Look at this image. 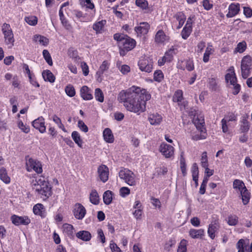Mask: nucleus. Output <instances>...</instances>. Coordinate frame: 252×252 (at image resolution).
I'll return each mask as SVG.
<instances>
[{"label": "nucleus", "instance_id": "f257e3e1", "mask_svg": "<svg viewBox=\"0 0 252 252\" xmlns=\"http://www.w3.org/2000/svg\"><path fill=\"white\" fill-rule=\"evenodd\" d=\"M151 97V94L146 90L133 86L126 91H122L118 99L123 103L127 111L140 114L146 110V101Z\"/></svg>", "mask_w": 252, "mask_h": 252}, {"label": "nucleus", "instance_id": "f03ea898", "mask_svg": "<svg viewBox=\"0 0 252 252\" xmlns=\"http://www.w3.org/2000/svg\"><path fill=\"white\" fill-rule=\"evenodd\" d=\"M189 114L191 117H193L192 122L196 129L201 133L200 134H196L192 135V139L194 140L205 139L206 130L205 127L204 115L201 112L195 110L190 111Z\"/></svg>", "mask_w": 252, "mask_h": 252}, {"label": "nucleus", "instance_id": "7ed1b4c3", "mask_svg": "<svg viewBox=\"0 0 252 252\" xmlns=\"http://www.w3.org/2000/svg\"><path fill=\"white\" fill-rule=\"evenodd\" d=\"M32 186L33 189L43 200L46 199L51 195V188L49 183L45 180L44 177H40L36 179L35 181H33Z\"/></svg>", "mask_w": 252, "mask_h": 252}, {"label": "nucleus", "instance_id": "20e7f679", "mask_svg": "<svg viewBox=\"0 0 252 252\" xmlns=\"http://www.w3.org/2000/svg\"><path fill=\"white\" fill-rule=\"evenodd\" d=\"M252 69V60L250 56H244L241 63V72L242 77L247 78L250 75Z\"/></svg>", "mask_w": 252, "mask_h": 252}, {"label": "nucleus", "instance_id": "39448f33", "mask_svg": "<svg viewBox=\"0 0 252 252\" xmlns=\"http://www.w3.org/2000/svg\"><path fill=\"white\" fill-rule=\"evenodd\" d=\"M2 33L4 35V41L6 44L9 45L11 47L14 45V38L12 29L10 25L4 23L1 27Z\"/></svg>", "mask_w": 252, "mask_h": 252}, {"label": "nucleus", "instance_id": "423d86ee", "mask_svg": "<svg viewBox=\"0 0 252 252\" xmlns=\"http://www.w3.org/2000/svg\"><path fill=\"white\" fill-rule=\"evenodd\" d=\"M120 178L123 180L129 186H134L136 184L134 173L127 169L121 170L119 173Z\"/></svg>", "mask_w": 252, "mask_h": 252}, {"label": "nucleus", "instance_id": "0eeeda50", "mask_svg": "<svg viewBox=\"0 0 252 252\" xmlns=\"http://www.w3.org/2000/svg\"><path fill=\"white\" fill-rule=\"evenodd\" d=\"M26 164L28 171L31 172L33 170L37 174L42 172V166L39 161L29 158V159H27Z\"/></svg>", "mask_w": 252, "mask_h": 252}, {"label": "nucleus", "instance_id": "6e6552de", "mask_svg": "<svg viewBox=\"0 0 252 252\" xmlns=\"http://www.w3.org/2000/svg\"><path fill=\"white\" fill-rule=\"evenodd\" d=\"M138 65L142 71L150 73L153 69V62L149 58H144L139 60Z\"/></svg>", "mask_w": 252, "mask_h": 252}, {"label": "nucleus", "instance_id": "1a4fd4ad", "mask_svg": "<svg viewBox=\"0 0 252 252\" xmlns=\"http://www.w3.org/2000/svg\"><path fill=\"white\" fill-rule=\"evenodd\" d=\"M225 80L227 82L229 81L230 85L232 86L233 94L234 95L238 94L240 90V86L236 83L237 78L234 70L232 71V73L226 74L225 75Z\"/></svg>", "mask_w": 252, "mask_h": 252}, {"label": "nucleus", "instance_id": "9d476101", "mask_svg": "<svg viewBox=\"0 0 252 252\" xmlns=\"http://www.w3.org/2000/svg\"><path fill=\"white\" fill-rule=\"evenodd\" d=\"M73 213L76 219L81 220L84 218L86 210L81 204L77 203L74 205Z\"/></svg>", "mask_w": 252, "mask_h": 252}, {"label": "nucleus", "instance_id": "9b49d317", "mask_svg": "<svg viewBox=\"0 0 252 252\" xmlns=\"http://www.w3.org/2000/svg\"><path fill=\"white\" fill-rule=\"evenodd\" d=\"M136 45V41L132 38L126 36V38L122 40V43L120 45L121 49L125 50L126 51H129L132 50Z\"/></svg>", "mask_w": 252, "mask_h": 252}, {"label": "nucleus", "instance_id": "f8f14e48", "mask_svg": "<svg viewBox=\"0 0 252 252\" xmlns=\"http://www.w3.org/2000/svg\"><path fill=\"white\" fill-rule=\"evenodd\" d=\"M159 151L166 158H171L174 155V148L166 143H162L160 145Z\"/></svg>", "mask_w": 252, "mask_h": 252}, {"label": "nucleus", "instance_id": "ddd939ff", "mask_svg": "<svg viewBox=\"0 0 252 252\" xmlns=\"http://www.w3.org/2000/svg\"><path fill=\"white\" fill-rule=\"evenodd\" d=\"M11 220L15 225H28L31 222V220L28 217H19L15 215L11 216Z\"/></svg>", "mask_w": 252, "mask_h": 252}, {"label": "nucleus", "instance_id": "4468645a", "mask_svg": "<svg viewBox=\"0 0 252 252\" xmlns=\"http://www.w3.org/2000/svg\"><path fill=\"white\" fill-rule=\"evenodd\" d=\"M32 126L38 129L41 133H44L46 131L44 119L42 117L38 118L32 123Z\"/></svg>", "mask_w": 252, "mask_h": 252}, {"label": "nucleus", "instance_id": "2eb2a0df", "mask_svg": "<svg viewBox=\"0 0 252 252\" xmlns=\"http://www.w3.org/2000/svg\"><path fill=\"white\" fill-rule=\"evenodd\" d=\"M97 172L100 180L103 182H106L108 179L109 170L105 165H101L98 167Z\"/></svg>", "mask_w": 252, "mask_h": 252}, {"label": "nucleus", "instance_id": "dca6fc26", "mask_svg": "<svg viewBox=\"0 0 252 252\" xmlns=\"http://www.w3.org/2000/svg\"><path fill=\"white\" fill-rule=\"evenodd\" d=\"M110 66V63L107 61H104L99 66L98 71L96 72V76L98 82L102 81V75L108 70Z\"/></svg>", "mask_w": 252, "mask_h": 252}, {"label": "nucleus", "instance_id": "f3484780", "mask_svg": "<svg viewBox=\"0 0 252 252\" xmlns=\"http://www.w3.org/2000/svg\"><path fill=\"white\" fill-rule=\"evenodd\" d=\"M150 25L148 23L142 22L134 30L138 34L145 35L148 33Z\"/></svg>", "mask_w": 252, "mask_h": 252}, {"label": "nucleus", "instance_id": "a211bd4d", "mask_svg": "<svg viewBox=\"0 0 252 252\" xmlns=\"http://www.w3.org/2000/svg\"><path fill=\"white\" fill-rule=\"evenodd\" d=\"M148 120L152 125H159L162 120V117L158 113L151 114L149 115Z\"/></svg>", "mask_w": 252, "mask_h": 252}, {"label": "nucleus", "instance_id": "6ab92c4d", "mask_svg": "<svg viewBox=\"0 0 252 252\" xmlns=\"http://www.w3.org/2000/svg\"><path fill=\"white\" fill-rule=\"evenodd\" d=\"M81 97L84 100H91L93 98L91 91L86 86H83L80 90Z\"/></svg>", "mask_w": 252, "mask_h": 252}, {"label": "nucleus", "instance_id": "aec40b11", "mask_svg": "<svg viewBox=\"0 0 252 252\" xmlns=\"http://www.w3.org/2000/svg\"><path fill=\"white\" fill-rule=\"evenodd\" d=\"M177 53V49L173 47L170 48L167 52H165L163 57V60L167 62H170L172 60L174 55Z\"/></svg>", "mask_w": 252, "mask_h": 252}, {"label": "nucleus", "instance_id": "412c9836", "mask_svg": "<svg viewBox=\"0 0 252 252\" xmlns=\"http://www.w3.org/2000/svg\"><path fill=\"white\" fill-rule=\"evenodd\" d=\"M204 234V230L202 229H191L189 231V236L193 239H201Z\"/></svg>", "mask_w": 252, "mask_h": 252}, {"label": "nucleus", "instance_id": "4be33fe9", "mask_svg": "<svg viewBox=\"0 0 252 252\" xmlns=\"http://www.w3.org/2000/svg\"><path fill=\"white\" fill-rule=\"evenodd\" d=\"M248 116L246 115L243 116L241 121V125L240 126V130L241 132L245 133L249 131L250 129V123L248 121Z\"/></svg>", "mask_w": 252, "mask_h": 252}, {"label": "nucleus", "instance_id": "5701e85b", "mask_svg": "<svg viewBox=\"0 0 252 252\" xmlns=\"http://www.w3.org/2000/svg\"><path fill=\"white\" fill-rule=\"evenodd\" d=\"M229 11L226 14L227 17H233L235 16L239 11V4H231L228 8Z\"/></svg>", "mask_w": 252, "mask_h": 252}, {"label": "nucleus", "instance_id": "b1692460", "mask_svg": "<svg viewBox=\"0 0 252 252\" xmlns=\"http://www.w3.org/2000/svg\"><path fill=\"white\" fill-rule=\"evenodd\" d=\"M103 135L106 142L110 143L113 142L114 136L110 128H105L103 131Z\"/></svg>", "mask_w": 252, "mask_h": 252}, {"label": "nucleus", "instance_id": "393cba45", "mask_svg": "<svg viewBox=\"0 0 252 252\" xmlns=\"http://www.w3.org/2000/svg\"><path fill=\"white\" fill-rule=\"evenodd\" d=\"M0 179L5 184H9L10 182V178L8 176L7 171L4 167L0 169Z\"/></svg>", "mask_w": 252, "mask_h": 252}, {"label": "nucleus", "instance_id": "a878e982", "mask_svg": "<svg viewBox=\"0 0 252 252\" xmlns=\"http://www.w3.org/2000/svg\"><path fill=\"white\" fill-rule=\"evenodd\" d=\"M218 229V225L217 222L215 221L214 223H212L209 226L208 229V233L209 236L212 239H214L215 237V232Z\"/></svg>", "mask_w": 252, "mask_h": 252}, {"label": "nucleus", "instance_id": "bb28decb", "mask_svg": "<svg viewBox=\"0 0 252 252\" xmlns=\"http://www.w3.org/2000/svg\"><path fill=\"white\" fill-rule=\"evenodd\" d=\"M42 76L44 80L53 83L55 81V77L53 73L49 70H44L42 72Z\"/></svg>", "mask_w": 252, "mask_h": 252}, {"label": "nucleus", "instance_id": "cd10ccee", "mask_svg": "<svg viewBox=\"0 0 252 252\" xmlns=\"http://www.w3.org/2000/svg\"><path fill=\"white\" fill-rule=\"evenodd\" d=\"M166 40V36L162 30H159L155 36V41L157 43H163Z\"/></svg>", "mask_w": 252, "mask_h": 252}, {"label": "nucleus", "instance_id": "c85d7f7f", "mask_svg": "<svg viewBox=\"0 0 252 252\" xmlns=\"http://www.w3.org/2000/svg\"><path fill=\"white\" fill-rule=\"evenodd\" d=\"M76 236L84 241H89L91 238V233L87 231H80L76 234Z\"/></svg>", "mask_w": 252, "mask_h": 252}, {"label": "nucleus", "instance_id": "c756f323", "mask_svg": "<svg viewBox=\"0 0 252 252\" xmlns=\"http://www.w3.org/2000/svg\"><path fill=\"white\" fill-rule=\"evenodd\" d=\"M242 199L244 205H246L249 202L250 198V193L247 188H245L240 191Z\"/></svg>", "mask_w": 252, "mask_h": 252}, {"label": "nucleus", "instance_id": "7c9ffc66", "mask_svg": "<svg viewBox=\"0 0 252 252\" xmlns=\"http://www.w3.org/2000/svg\"><path fill=\"white\" fill-rule=\"evenodd\" d=\"M33 40L35 42H38L40 44L44 46H46L49 42V40L47 38L40 35H34Z\"/></svg>", "mask_w": 252, "mask_h": 252}, {"label": "nucleus", "instance_id": "2f4dec72", "mask_svg": "<svg viewBox=\"0 0 252 252\" xmlns=\"http://www.w3.org/2000/svg\"><path fill=\"white\" fill-rule=\"evenodd\" d=\"M104 203L106 205L110 204L112 200V192L110 190L106 191L103 196Z\"/></svg>", "mask_w": 252, "mask_h": 252}, {"label": "nucleus", "instance_id": "473e14b6", "mask_svg": "<svg viewBox=\"0 0 252 252\" xmlns=\"http://www.w3.org/2000/svg\"><path fill=\"white\" fill-rule=\"evenodd\" d=\"M175 17L179 22V25L177 28L180 29L184 24V22L186 20V17L184 13H183L182 12H179L175 15Z\"/></svg>", "mask_w": 252, "mask_h": 252}, {"label": "nucleus", "instance_id": "72a5a7b5", "mask_svg": "<svg viewBox=\"0 0 252 252\" xmlns=\"http://www.w3.org/2000/svg\"><path fill=\"white\" fill-rule=\"evenodd\" d=\"M33 212L35 215L42 216L43 213L44 212V208L42 204H37L33 208Z\"/></svg>", "mask_w": 252, "mask_h": 252}, {"label": "nucleus", "instance_id": "f704fd0d", "mask_svg": "<svg viewBox=\"0 0 252 252\" xmlns=\"http://www.w3.org/2000/svg\"><path fill=\"white\" fill-rule=\"evenodd\" d=\"M71 136L74 142L80 147H82V140L81 139L79 133L76 131L72 132Z\"/></svg>", "mask_w": 252, "mask_h": 252}, {"label": "nucleus", "instance_id": "c9c22d12", "mask_svg": "<svg viewBox=\"0 0 252 252\" xmlns=\"http://www.w3.org/2000/svg\"><path fill=\"white\" fill-rule=\"evenodd\" d=\"M90 201L94 204L97 205L99 203V196L95 190H93L90 194Z\"/></svg>", "mask_w": 252, "mask_h": 252}, {"label": "nucleus", "instance_id": "e433bc0d", "mask_svg": "<svg viewBox=\"0 0 252 252\" xmlns=\"http://www.w3.org/2000/svg\"><path fill=\"white\" fill-rule=\"evenodd\" d=\"M192 27H189L185 25L181 32L182 38L184 39H186L190 35Z\"/></svg>", "mask_w": 252, "mask_h": 252}, {"label": "nucleus", "instance_id": "4c0bfd02", "mask_svg": "<svg viewBox=\"0 0 252 252\" xmlns=\"http://www.w3.org/2000/svg\"><path fill=\"white\" fill-rule=\"evenodd\" d=\"M247 245L245 243L244 239H240L236 244V248L238 250V252H245V249H246Z\"/></svg>", "mask_w": 252, "mask_h": 252}, {"label": "nucleus", "instance_id": "58836bf2", "mask_svg": "<svg viewBox=\"0 0 252 252\" xmlns=\"http://www.w3.org/2000/svg\"><path fill=\"white\" fill-rule=\"evenodd\" d=\"M105 23L106 21L105 20L99 21L94 24L93 28L96 33L100 32L102 30Z\"/></svg>", "mask_w": 252, "mask_h": 252}, {"label": "nucleus", "instance_id": "ea45409f", "mask_svg": "<svg viewBox=\"0 0 252 252\" xmlns=\"http://www.w3.org/2000/svg\"><path fill=\"white\" fill-rule=\"evenodd\" d=\"M68 56L74 60V62H77L80 60V58L78 55L77 50H74L73 48H70L68 51Z\"/></svg>", "mask_w": 252, "mask_h": 252}, {"label": "nucleus", "instance_id": "a19ab883", "mask_svg": "<svg viewBox=\"0 0 252 252\" xmlns=\"http://www.w3.org/2000/svg\"><path fill=\"white\" fill-rule=\"evenodd\" d=\"M233 188L236 189H238L240 191H242L245 188H246L244 183L239 180H235L233 182Z\"/></svg>", "mask_w": 252, "mask_h": 252}, {"label": "nucleus", "instance_id": "79ce46f5", "mask_svg": "<svg viewBox=\"0 0 252 252\" xmlns=\"http://www.w3.org/2000/svg\"><path fill=\"white\" fill-rule=\"evenodd\" d=\"M94 96L95 99L100 102H102L104 100L103 93L99 88H97L95 90Z\"/></svg>", "mask_w": 252, "mask_h": 252}, {"label": "nucleus", "instance_id": "37998d69", "mask_svg": "<svg viewBox=\"0 0 252 252\" xmlns=\"http://www.w3.org/2000/svg\"><path fill=\"white\" fill-rule=\"evenodd\" d=\"M238 222V218L236 215H230L228 217L227 223L229 225H236Z\"/></svg>", "mask_w": 252, "mask_h": 252}, {"label": "nucleus", "instance_id": "c03bdc74", "mask_svg": "<svg viewBox=\"0 0 252 252\" xmlns=\"http://www.w3.org/2000/svg\"><path fill=\"white\" fill-rule=\"evenodd\" d=\"M53 120L58 125L60 128L62 129L64 132L66 131L63 125L61 122V119L59 118L57 115L53 116Z\"/></svg>", "mask_w": 252, "mask_h": 252}, {"label": "nucleus", "instance_id": "a18cd8bd", "mask_svg": "<svg viewBox=\"0 0 252 252\" xmlns=\"http://www.w3.org/2000/svg\"><path fill=\"white\" fill-rule=\"evenodd\" d=\"M247 47L246 43L245 41L240 42L238 44L237 47L235 48V52L242 53L244 52Z\"/></svg>", "mask_w": 252, "mask_h": 252}, {"label": "nucleus", "instance_id": "49530a36", "mask_svg": "<svg viewBox=\"0 0 252 252\" xmlns=\"http://www.w3.org/2000/svg\"><path fill=\"white\" fill-rule=\"evenodd\" d=\"M25 20L28 24L31 26L35 25L37 22V18L33 16L26 17L25 18Z\"/></svg>", "mask_w": 252, "mask_h": 252}, {"label": "nucleus", "instance_id": "de8ad7c7", "mask_svg": "<svg viewBox=\"0 0 252 252\" xmlns=\"http://www.w3.org/2000/svg\"><path fill=\"white\" fill-rule=\"evenodd\" d=\"M42 53L43 57L48 64L50 65H52L53 64V62L51 55L48 51L47 50H44Z\"/></svg>", "mask_w": 252, "mask_h": 252}, {"label": "nucleus", "instance_id": "09e8293b", "mask_svg": "<svg viewBox=\"0 0 252 252\" xmlns=\"http://www.w3.org/2000/svg\"><path fill=\"white\" fill-rule=\"evenodd\" d=\"M154 79L156 81L161 82L163 79L162 72L160 70L156 71L154 74Z\"/></svg>", "mask_w": 252, "mask_h": 252}, {"label": "nucleus", "instance_id": "8fccbe9b", "mask_svg": "<svg viewBox=\"0 0 252 252\" xmlns=\"http://www.w3.org/2000/svg\"><path fill=\"white\" fill-rule=\"evenodd\" d=\"M187 241L183 239L179 244L177 252H187Z\"/></svg>", "mask_w": 252, "mask_h": 252}, {"label": "nucleus", "instance_id": "3c124183", "mask_svg": "<svg viewBox=\"0 0 252 252\" xmlns=\"http://www.w3.org/2000/svg\"><path fill=\"white\" fill-rule=\"evenodd\" d=\"M135 3L137 6L142 9H146L148 8V3L146 0H136Z\"/></svg>", "mask_w": 252, "mask_h": 252}, {"label": "nucleus", "instance_id": "603ef678", "mask_svg": "<svg viewBox=\"0 0 252 252\" xmlns=\"http://www.w3.org/2000/svg\"><path fill=\"white\" fill-rule=\"evenodd\" d=\"M65 91L66 94L69 96L72 97L75 94V91L74 87L70 85L65 87Z\"/></svg>", "mask_w": 252, "mask_h": 252}, {"label": "nucleus", "instance_id": "864d4df0", "mask_svg": "<svg viewBox=\"0 0 252 252\" xmlns=\"http://www.w3.org/2000/svg\"><path fill=\"white\" fill-rule=\"evenodd\" d=\"M201 163L203 167H206L208 166V158L207 153L206 152H204L202 154Z\"/></svg>", "mask_w": 252, "mask_h": 252}, {"label": "nucleus", "instance_id": "5fc2aeb1", "mask_svg": "<svg viewBox=\"0 0 252 252\" xmlns=\"http://www.w3.org/2000/svg\"><path fill=\"white\" fill-rule=\"evenodd\" d=\"M117 66L119 68L120 71L123 74H126L130 71V67L126 64H124L121 66H118V63H117Z\"/></svg>", "mask_w": 252, "mask_h": 252}, {"label": "nucleus", "instance_id": "6e6d98bb", "mask_svg": "<svg viewBox=\"0 0 252 252\" xmlns=\"http://www.w3.org/2000/svg\"><path fill=\"white\" fill-rule=\"evenodd\" d=\"M18 126L24 132L28 133L30 131V127L24 124V123L20 121L18 122Z\"/></svg>", "mask_w": 252, "mask_h": 252}, {"label": "nucleus", "instance_id": "4d7b16f0", "mask_svg": "<svg viewBox=\"0 0 252 252\" xmlns=\"http://www.w3.org/2000/svg\"><path fill=\"white\" fill-rule=\"evenodd\" d=\"M78 126L79 128L84 132L88 131V127L82 120H79L78 122Z\"/></svg>", "mask_w": 252, "mask_h": 252}, {"label": "nucleus", "instance_id": "13d9d810", "mask_svg": "<svg viewBox=\"0 0 252 252\" xmlns=\"http://www.w3.org/2000/svg\"><path fill=\"white\" fill-rule=\"evenodd\" d=\"M183 98V93L181 90H178L176 92L174 96V100L178 102L181 101Z\"/></svg>", "mask_w": 252, "mask_h": 252}, {"label": "nucleus", "instance_id": "bf43d9fd", "mask_svg": "<svg viewBox=\"0 0 252 252\" xmlns=\"http://www.w3.org/2000/svg\"><path fill=\"white\" fill-rule=\"evenodd\" d=\"M124 34L116 33L114 35V38L115 40L119 41V45L122 43V40L126 38V36Z\"/></svg>", "mask_w": 252, "mask_h": 252}, {"label": "nucleus", "instance_id": "052dcab7", "mask_svg": "<svg viewBox=\"0 0 252 252\" xmlns=\"http://www.w3.org/2000/svg\"><path fill=\"white\" fill-rule=\"evenodd\" d=\"M191 172L192 177L195 178V177L198 176V168L196 163L193 164L191 168Z\"/></svg>", "mask_w": 252, "mask_h": 252}, {"label": "nucleus", "instance_id": "680f3d73", "mask_svg": "<svg viewBox=\"0 0 252 252\" xmlns=\"http://www.w3.org/2000/svg\"><path fill=\"white\" fill-rule=\"evenodd\" d=\"M205 9L209 10L213 7V4L209 0H204L202 2Z\"/></svg>", "mask_w": 252, "mask_h": 252}, {"label": "nucleus", "instance_id": "e2e57ef3", "mask_svg": "<svg viewBox=\"0 0 252 252\" xmlns=\"http://www.w3.org/2000/svg\"><path fill=\"white\" fill-rule=\"evenodd\" d=\"M81 67L82 69L83 74L85 76H87L89 74V67L87 63L85 62H82L81 64Z\"/></svg>", "mask_w": 252, "mask_h": 252}, {"label": "nucleus", "instance_id": "0e129e2a", "mask_svg": "<svg viewBox=\"0 0 252 252\" xmlns=\"http://www.w3.org/2000/svg\"><path fill=\"white\" fill-rule=\"evenodd\" d=\"M120 192L122 196L125 197L130 193V189L127 187H122L120 189Z\"/></svg>", "mask_w": 252, "mask_h": 252}, {"label": "nucleus", "instance_id": "69168bd1", "mask_svg": "<svg viewBox=\"0 0 252 252\" xmlns=\"http://www.w3.org/2000/svg\"><path fill=\"white\" fill-rule=\"evenodd\" d=\"M110 248L112 252H122L120 248L114 242L110 243Z\"/></svg>", "mask_w": 252, "mask_h": 252}, {"label": "nucleus", "instance_id": "338daca9", "mask_svg": "<svg viewBox=\"0 0 252 252\" xmlns=\"http://www.w3.org/2000/svg\"><path fill=\"white\" fill-rule=\"evenodd\" d=\"M61 23L63 26L67 30H70L71 29L72 27L70 24L68 23V21L64 18L63 19L61 20Z\"/></svg>", "mask_w": 252, "mask_h": 252}, {"label": "nucleus", "instance_id": "774afa93", "mask_svg": "<svg viewBox=\"0 0 252 252\" xmlns=\"http://www.w3.org/2000/svg\"><path fill=\"white\" fill-rule=\"evenodd\" d=\"M244 13L247 17H251L252 16V10L249 7H244Z\"/></svg>", "mask_w": 252, "mask_h": 252}]
</instances>
